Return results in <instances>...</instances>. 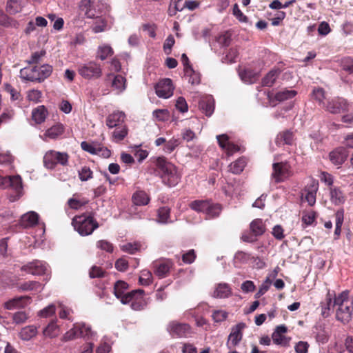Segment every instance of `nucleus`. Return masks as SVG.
<instances>
[{
	"label": "nucleus",
	"mask_w": 353,
	"mask_h": 353,
	"mask_svg": "<svg viewBox=\"0 0 353 353\" xmlns=\"http://www.w3.org/2000/svg\"><path fill=\"white\" fill-rule=\"evenodd\" d=\"M155 165L156 172L164 184L174 187L179 183L181 175L173 163L167 161L164 157H159L156 159Z\"/></svg>",
	"instance_id": "f257e3e1"
},
{
	"label": "nucleus",
	"mask_w": 353,
	"mask_h": 353,
	"mask_svg": "<svg viewBox=\"0 0 353 353\" xmlns=\"http://www.w3.org/2000/svg\"><path fill=\"white\" fill-rule=\"evenodd\" d=\"M332 307H336V316L339 321L344 323L349 322L353 312V301L348 297V292H343L336 296Z\"/></svg>",
	"instance_id": "f03ea898"
},
{
	"label": "nucleus",
	"mask_w": 353,
	"mask_h": 353,
	"mask_svg": "<svg viewBox=\"0 0 353 353\" xmlns=\"http://www.w3.org/2000/svg\"><path fill=\"white\" fill-rule=\"evenodd\" d=\"M52 72V67L48 64L38 66H28L20 70V77L30 81L41 83L48 78Z\"/></svg>",
	"instance_id": "7ed1b4c3"
},
{
	"label": "nucleus",
	"mask_w": 353,
	"mask_h": 353,
	"mask_svg": "<svg viewBox=\"0 0 353 353\" xmlns=\"http://www.w3.org/2000/svg\"><path fill=\"white\" fill-rule=\"evenodd\" d=\"M72 224L81 236H88L99 228V224L91 214L75 216Z\"/></svg>",
	"instance_id": "20e7f679"
},
{
	"label": "nucleus",
	"mask_w": 353,
	"mask_h": 353,
	"mask_svg": "<svg viewBox=\"0 0 353 353\" xmlns=\"http://www.w3.org/2000/svg\"><path fill=\"white\" fill-rule=\"evenodd\" d=\"M95 334L89 325L84 323H77L64 334L63 339L65 341H70L77 337H83L88 340L92 339Z\"/></svg>",
	"instance_id": "39448f33"
},
{
	"label": "nucleus",
	"mask_w": 353,
	"mask_h": 353,
	"mask_svg": "<svg viewBox=\"0 0 353 353\" xmlns=\"http://www.w3.org/2000/svg\"><path fill=\"white\" fill-rule=\"evenodd\" d=\"M78 72L85 79H97L102 76L101 65L94 61L79 65Z\"/></svg>",
	"instance_id": "423d86ee"
},
{
	"label": "nucleus",
	"mask_w": 353,
	"mask_h": 353,
	"mask_svg": "<svg viewBox=\"0 0 353 353\" xmlns=\"http://www.w3.org/2000/svg\"><path fill=\"white\" fill-rule=\"evenodd\" d=\"M144 290L139 289L128 292L123 299V304L131 303V308L134 310H141L147 305L144 299Z\"/></svg>",
	"instance_id": "0eeeda50"
},
{
	"label": "nucleus",
	"mask_w": 353,
	"mask_h": 353,
	"mask_svg": "<svg viewBox=\"0 0 353 353\" xmlns=\"http://www.w3.org/2000/svg\"><path fill=\"white\" fill-rule=\"evenodd\" d=\"M9 187L14 190L17 194L14 199H10L12 201H14L22 194L23 186L21 176L19 175L9 176H2L0 175V188L4 189Z\"/></svg>",
	"instance_id": "6e6552de"
},
{
	"label": "nucleus",
	"mask_w": 353,
	"mask_h": 353,
	"mask_svg": "<svg viewBox=\"0 0 353 353\" xmlns=\"http://www.w3.org/2000/svg\"><path fill=\"white\" fill-rule=\"evenodd\" d=\"M68 162V155L65 152L50 150L46 153L43 157L45 166L48 169H53L57 163L66 165Z\"/></svg>",
	"instance_id": "1a4fd4ad"
},
{
	"label": "nucleus",
	"mask_w": 353,
	"mask_h": 353,
	"mask_svg": "<svg viewBox=\"0 0 353 353\" xmlns=\"http://www.w3.org/2000/svg\"><path fill=\"white\" fill-rule=\"evenodd\" d=\"M350 105L347 101L341 97H334L327 99L326 104L324 105L323 108L332 114H339L345 111H349Z\"/></svg>",
	"instance_id": "9d476101"
},
{
	"label": "nucleus",
	"mask_w": 353,
	"mask_h": 353,
	"mask_svg": "<svg viewBox=\"0 0 353 353\" xmlns=\"http://www.w3.org/2000/svg\"><path fill=\"white\" fill-rule=\"evenodd\" d=\"M290 161L273 163V172L272 176L276 182L283 181L290 176Z\"/></svg>",
	"instance_id": "9b49d317"
},
{
	"label": "nucleus",
	"mask_w": 353,
	"mask_h": 353,
	"mask_svg": "<svg viewBox=\"0 0 353 353\" xmlns=\"http://www.w3.org/2000/svg\"><path fill=\"white\" fill-rule=\"evenodd\" d=\"M48 268V265L46 262L35 260L23 265L21 270L32 275H41L47 274Z\"/></svg>",
	"instance_id": "f8f14e48"
},
{
	"label": "nucleus",
	"mask_w": 353,
	"mask_h": 353,
	"mask_svg": "<svg viewBox=\"0 0 353 353\" xmlns=\"http://www.w3.org/2000/svg\"><path fill=\"white\" fill-rule=\"evenodd\" d=\"M245 327V324L244 323H239L232 327L226 343L228 349L234 348L240 343L243 337V330Z\"/></svg>",
	"instance_id": "ddd939ff"
},
{
	"label": "nucleus",
	"mask_w": 353,
	"mask_h": 353,
	"mask_svg": "<svg viewBox=\"0 0 353 353\" xmlns=\"http://www.w3.org/2000/svg\"><path fill=\"white\" fill-rule=\"evenodd\" d=\"M174 86L170 79L161 80L155 86V92L159 97L168 99L173 94Z\"/></svg>",
	"instance_id": "4468645a"
},
{
	"label": "nucleus",
	"mask_w": 353,
	"mask_h": 353,
	"mask_svg": "<svg viewBox=\"0 0 353 353\" xmlns=\"http://www.w3.org/2000/svg\"><path fill=\"white\" fill-rule=\"evenodd\" d=\"M169 333L175 337H186L190 334V327L186 323L170 322L167 327Z\"/></svg>",
	"instance_id": "2eb2a0df"
},
{
	"label": "nucleus",
	"mask_w": 353,
	"mask_h": 353,
	"mask_svg": "<svg viewBox=\"0 0 353 353\" xmlns=\"http://www.w3.org/2000/svg\"><path fill=\"white\" fill-rule=\"evenodd\" d=\"M31 302V297L29 296H15L6 301L3 307L8 310L23 309L28 306Z\"/></svg>",
	"instance_id": "dca6fc26"
},
{
	"label": "nucleus",
	"mask_w": 353,
	"mask_h": 353,
	"mask_svg": "<svg viewBox=\"0 0 353 353\" xmlns=\"http://www.w3.org/2000/svg\"><path fill=\"white\" fill-rule=\"evenodd\" d=\"M296 94V92L294 90L283 89L277 92L276 94L269 93L268 94V98L270 103L272 106H275L276 101L282 102L285 100L291 99L294 97Z\"/></svg>",
	"instance_id": "f3484780"
},
{
	"label": "nucleus",
	"mask_w": 353,
	"mask_h": 353,
	"mask_svg": "<svg viewBox=\"0 0 353 353\" xmlns=\"http://www.w3.org/2000/svg\"><path fill=\"white\" fill-rule=\"evenodd\" d=\"M79 8L88 19H94L99 14L95 1L81 0L79 3Z\"/></svg>",
	"instance_id": "a211bd4d"
},
{
	"label": "nucleus",
	"mask_w": 353,
	"mask_h": 353,
	"mask_svg": "<svg viewBox=\"0 0 353 353\" xmlns=\"http://www.w3.org/2000/svg\"><path fill=\"white\" fill-rule=\"evenodd\" d=\"M319 188V183L313 179H310L307 183L303 196H305V200L311 206L316 203V194Z\"/></svg>",
	"instance_id": "6ab92c4d"
},
{
	"label": "nucleus",
	"mask_w": 353,
	"mask_h": 353,
	"mask_svg": "<svg viewBox=\"0 0 353 353\" xmlns=\"http://www.w3.org/2000/svg\"><path fill=\"white\" fill-rule=\"evenodd\" d=\"M216 139L219 146L224 150L228 155H232L239 150V148L237 145L229 141V137L227 134H223L217 135Z\"/></svg>",
	"instance_id": "aec40b11"
},
{
	"label": "nucleus",
	"mask_w": 353,
	"mask_h": 353,
	"mask_svg": "<svg viewBox=\"0 0 353 353\" xmlns=\"http://www.w3.org/2000/svg\"><path fill=\"white\" fill-rule=\"evenodd\" d=\"M347 151L344 148H338L330 153L331 162L336 165H341L347 157Z\"/></svg>",
	"instance_id": "412c9836"
},
{
	"label": "nucleus",
	"mask_w": 353,
	"mask_h": 353,
	"mask_svg": "<svg viewBox=\"0 0 353 353\" xmlns=\"http://www.w3.org/2000/svg\"><path fill=\"white\" fill-rule=\"evenodd\" d=\"M232 293L230 286L225 283H220L215 285L212 296L217 299H226Z\"/></svg>",
	"instance_id": "4be33fe9"
},
{
	"label": "nucleus",
	"mask_w": 353,
	"mask_h": 353,
	"mask_svg": "<svg viewBox=\"0 0 353 353\" xmlns=\"http://www.w3.org/2000/svg\"><path fill=\"white\" fill-rule=\"evenodd\" d=\"M39 214L34 212L30 211L21 216L20 225L23 228H31L34 226L39 222Z\"/></svg>",
	"instance_id": "5701e85b"
},
{
	"label": "nucleus",
	"mask_w": 353,
	"mask_h": 353,
	"mask_svg": "<svg viewBox=\"0 0 353 353\" xmlns=\"http://www.w3.org/2000/svg\"><path fill=\"white\" fill-rule=\"evenodd\" d=\"M312 334L319 343L325 344L328 341L330 333L322 325H315Z\"/></svg>",
	"instance_id": "b1692460"
},
{
	"label": "nucleus",
	"mask_w": 353,
	"mask_h": 353,
	"mask_svg": "<svg viewBox=\"0 0 353 353\" xmlns=\"http://www.w3.org/2000/svg\"><path fill=\"white\" fill-rule=\"evenodd\" d=\"M125 117V114L123 112H114L108 117L106 125L110 128L119 127L124 121Z\"/></svg>",
	"instance_id": "393cba45"
},
{
	"label": "nucleus",
	"mask_w": 353,
	"mask_h": 353,
	"mask_svg": "<svg viewBox=\"0 0 353 353\" xmlns=\"http://www.w3.org/2000/svg\"><path fill=\"white\" fill-rule=\"evenodd\" d=\"M199 108L206 116L210 117L214 110V99L211 96H207L203 98L199 102Z\"/></svg>",
	"instance_id": "a878e982"
},
{
	"label": "nucleus",
	"mask_w": 353,
	"mask_h": 353,
	"mask_svg": "<svg viewBox=\"0 0 353 353\" xmlns=\"http://www.w3.org/2000/svg\"><path fill=\"white\" fill-rule=\"evenodd\" d=\"M25 3L26 0H8L6 10L10 14H15L22 10Z\"/></svg>",
	"instance_id": "bb28decb"
},
{
	"label": "nucleus",
	"mask_w": 353,
	"mask_h": 353,
	"mask_svg": "<svg viewBox=\"0 0 353 353\" xmlns=\"http://www.w3.org/2000/svg\"><path fill=\"white\" fill-rule=\"evenodd\" d=\"M132 202L134 205L141 206L146 205L149 203L150 199L148 194L143 190L136 191L132 197Z\"/></svg>",
	"instance_id": "cd10ccee"
},
{
	"label": "nucleus",
	"mask_w": 353,
	"mask_h": 353,
	"mask_svg": "<svg viewBox=\"0 0 353 353\" xmlns=\"http://www.w3.org/2000/svg\"><path fill=\"white\" fill-rule=\"evenodd\" d=\"M63 132V127L61 124H57L48 129L43 135H40L43 140H46L47 138L54 139L61 135Z\"/></svg>",
	"instance_id": "c85d7f7f"
},
{
	"label": "nucleus",
	"mask_w": 353,
	"mask_h": 353,
	"mask_svg": "<svg viewBox=\"0 0 353 353\" xmlns=\"http://www.w3.org/2000/svg\"><path fill=\"white\" fill-rule=\"evenodd\" d=\"M157 221L161 224L173 223L174 221L170 219V208L167 206H163L159 208Z\"/></svg>",
	"instance_id": "c756f323"
},
{
	"label": "nucleus",
	"mask_w": 353,
	"mask_h": 353,
	"mask_svg": "<svg viewBox=\"0 0 353 353\" xmlns=\"http://www.w3.org/2000/svg\"><path fill=\"white\" fill-rule=\"evenodd\" d=\"M275 141L279 145H292L294 142V134L289 130L282 132L277 135Z\"/></svg>",
	"instance_id": "7c9ffc66"
},
{
	"label": "nucleus",
	"mask_w": 353,
	"mask_h": 353,
	"mask_svg": "<svg viewBox=\"0 0 353 353\" xmlns=\"http://www.w3.org/2000/svg\"><path fill=\"white\" fill-rule=\"evenodd\" d=\"M112 87L117 94L122 93L126 89V79L120 74L114 76Z\"/></svg>",
	"instance_id": "2f4dec72"
},
{
	"label": "nucleus",
	"mask_w": 353,
	"mask_h": 353,
	"mask_svg": "<svg viewBox=\"0 0 353 353\" xmlns=\"http://www.w3.org/2000/svg\"><path fill=\"white\" fill-rule=\"evenodd\" d=\"M128 288V285L123 281H118L114 284V294L118 299H120L122 303L123 299L126 297L127 293H125V291Z\"/></svg>",
	"instance_id": "473e14b6"
},
{
	"label": "nucleus",
	"mask_w": 353,
	"mask_h": 353,
	"mask_svg": "<svg viewBox=\"0 0 353 353\" xmlns=\"http://www.w3.org/2000/svg\"><path fill=\"white\" fill-rule=\"evenodd\" d=\"M37 327L34 325H28L21 329L19 335L23 341H29L37 334Z\"/></svg>",
	"instance_id": "72a5a7b5"
},
{
	"label": "nucleus",
	"mask_w": 353,
	"mask_h": 353,
	"mask_svg": "<svg viewBox=\"0 0 353 353\" xmlns=\"http://www.w3.org/2000/svg\"><path fill=\"white\" fill-rule=\"evenodd\" d=\"M250 228L255 236H261L265 232V225L261 219L253 220L250 224Z\"/></svg>",
	"instance_id": "f704fd0d"
},
{
	"label": "nucleus",
	"mask_w": 353,
	"mask_h": 353,
	"mask_svg": "<svg viewBox=\"0 0 353 353\" xmlns=\"http://www.w3.org/2000/svg\"><path fill=\"white\" fill-rule=\"evenodd\" d=\"M41 284L38 281H26L21 283L18 286L19 291L26 292V291H41Z\"/></svg>",
	"instance_id": "c9c22d12"
},
{
	"label": "nucleus",
	"mask_w": 353,
	"mask_h": 353,
	"mask_svg": "<svg viewBox=\"0 0 353 353\" xmlns=\"http://www.w3.org/2000/svg\"><path fill=\"white\" fill-rule=\"evenodd\" d=\"M241 79L245 83H253L258 78V73L250 69H245L239 72Z\"/></svg>",
	"instance_id": "e433bc0d"
},
{
	"label": "nucleus",
	"mask_w": 353,
	"mask_h": 353,
	"mask_svg": "<svg viewBox=\"0 0 353 353\" xmlns=\"http://www.w3.org/2000/svg\"><path fill=\"white\" fill-rule=\"evenodd\" d=\"M281 71L279 69H272L270 70L262 80L263 86L271 87L279 77Z\"/></svg>",
	"instance_id": "4c0bfd02"
},
{
	"label": "nucleus",
	"mask_w": 353,
	"mask_h": 353,
	"mask_svg": "<svg viewBox=\"0 0 353 353\" xmlns=\"http://www.w3.org/2000/svg\"><path fill=\"white\" fill-rule=\"evenodd\" d=\"M199 6V3L195 1L177 0L175 3V9L177 11H182L185 8H187L190 10H194Z\"/></svg>",
	"instance_id": "58836bf2"
},
{
	"label": "nucleus",
	"mask_w": 353,
	"mask_h": 353,
	"mask_svg": "<svg viewBox=\"0 0 353 353\" xmlns=\"http://www.w3.org/2000/svg\"><path fill=\"white\" fill-rule=\"evenodd\" d=\"M331 201L335 205H339L345 201V196L341 190L334 187L330 189Z\"/></svg>",
	"instance_id": "ea45409f"
},
{
	"label": "nucleus",
	"mask_w": 353,
	"mask_h": 353,
	"mask_svg": "<svg viewBox=\"0 0 353 353\" xmlns=\"http://www.w3.org/2000/svg\"><path fill=\"white\" fill-rule=\"evenodd\" d=\"M114 51L110 46L108 44H103L98 47L97 52V57L103 61L108 57L112 56Z\"/></svg>",
	"instance_id": "a19ab883"
},
{
	"label": "nucleus",
	"mask_w": 353,
	"mask_h": 353,
	"mask_svg": "<svg viewBox=\"0 0 353 353\" xmlns=\"http://www.w3.org/2000/svg\"><path fill=\"white\" fill-rule=\"evenodd\" d=\"M81 147L83 150L89 152L91 154H101V151L102 150V148L96 143H90L87 141H82L81 143Z\"/></svg>",
	"instance_id": "79ce46f5"
},
{
	"label": "nucleus",
	"mask_w": 353,
	"mask_h": 353,
	"mask_svg": "<svg viewBox=\"0 0 353 353\" xmlns=\"http://www.w3.org/2000/svg\"><path fill=\"white\" fill-rule=\"evenodd\" d=\"M170 269V264L168 262L160 263L154 265V274L159 278L165 277Z\"/></svg>",
	"instance_id": "37998d69"
},
{
	"label": "nucleus",
	"mask_w": 353,
	"mask_h": 353,
	"mask_svg": "<svg viewBox=\"0 0 353 353\" xmlns=\"http://www.w3.org/2000/svg\"><path fill=\"white\" fill-rule=\"evenodd\" d=\"M30 316L26 311L20 310L12 314V321L15 325H21L28 320Z\"/></svg>",
	"instance_id": "c03bdc74"
},
{
	"label": "nucleus",
	"mask_w": 353,
	"mask_h": 353,
	"mask_svg": "<svg viewBox=\"0 0 353 353\" xmlns=\"http://www.w3.org/2000/svg\"><path fill=\"white\" fill-rule=\"evenodd\" d=\"M32 119L37 123H41L45 121L46 117V110L43 105L39 106L33 110L32 113Z\"/></svg>",
	"instance_id": "a18cd8bd"
},
{
	"label": "nucleus",
	"mask_w": 353,
	"mask_h": 353,
	"mask_svg": "<svg viewBox=\"0 0 353 353\" xmlns=\"http://www.w3.org/2000/svg\"><path fill=\"white\" fill-rule=\"evenodd\" d=\"M246 161L244 158H240L229 165V170L235 174H240L244 169Z\"/></svg>",
	"instance_id": "49530a36"
},
{
	"label": "nucleus",
	"mask_w": 353,
	"mask_h": 353,
	"mask_svg": "<svg viewBox=\"0 0 353 353\" xmlns=\"http://www.w3.org/2000/svg\"><path fill=\"white\" fill-rule=\"evenodd\" d=\"M210 201L205 200H197L192 201L190 207L194 211L202 212L205 214V211L209 208Z\"/></svg>",
	"instance_id": "de8ad7c7"
},
{
	"label": "nucleus",
	"mask_w": 353,
	"mask_h": 353,
	"mask_svg": "<svg viewBox=\"0 0 353 353\" xmlns=\"http://www.w3.org/2000/svg\"><path fill=\"white\" fill-rule=\"evenodd\" d=\"M185 76L188 78V81L192 85H198L200 83V74L196 72L192 68H186L184 72Z\"/></svg>",
	"instance_id": "09e8293b"
},
{
	"label": "nucleus",
	"mask_w": 353,
	"mask_h": 353,
	"mask_svg": "<svg viewBox=\"0 0 353 353\" xmlns=\"http://www.w3.org/2000/svg\"><path fill=\"white\" fill-rule=\"evenodd\" d=\"M221 212V208L219 204L209 203V208L205 211L206 219H211L217 217Z\"/></svg>",
	"instance_id": "8fccbe9b"
},
{
	"label": "nucleus",
	"mask_w": 353,
	"mask_h": 353,
	"mask_svg": "<svg viewBox=\"0 0 353 353\" xmlns=\"http://www.w3.org/2000/svg\"><path fill=\"white\" fill-rule=\"evenodd\" d=\"M59 333V326L56 322H50L43 330V335L46 337L54 338L58 336Z\"/></svg>",
	"instance_id": "3c124183"
},
{
	"label": "nucleus",
	"mask_w": 353,
	"mask_h": 353,
	"mask_svg": "<svg viewBox=\"0 0 353 353\" xmlns=\"http://www.w3.org/2000/svg\"><path fill=\"white\" fill-rule=\"evenodd\" d=\"M312 96L314 99H315L320 105H322L323 107L324 105L326 104L324 102V99H325V93L323 88H314L312 92Z\"/></svg>",
	"instance_id": "603ef678"
},
{
	"label": "nucleus",
	"mask_w": 353,
	"mask_h": 353,
	"mask_svg": "<svg viewBox=\"0 0 353 353\" xmlns=\"http://www.w3.org/2000/svg\"><path fill=\"white\" fill-rule=\"evenodd\" d=\"M116 128L113 132V138L116 141H121L127 136L128 129L125 125Z\"/></svg>",
	"instance_id": "864d4df0"
},
{
	"label": "nucleus",
	"mask_w": 353,
	"mask_h": 353,
	"mask_svg": "<svg viewBox=\"0 0 353 353\" xmlns=\"http://www.w3.org/2000/svg\"><path fill=\"white\" fill-rule=\"evenodd\" d=\"M152 275L151 272L147 270H143L141 272L139 276V283L142 285H149L152 283Z\"/></svg>",
	"instance_id": "5fc2aeb1"
},
{
	"label": "nucleus",
	"mask_w": 353,
	"mask_h": 353,
	"mask_svg": "<svg viewBox=\"0 0 353 353\" xmlns=\"http://www.w3.org/2000/svg\"><path fill=\"white\" fill-rule=\"evenodd\" d=\"M78 174L81 181H86L92 178V171L88 166H83L79 170Z\"/></svg>",
	"instance_id": "6e6d98bb"
},
{
	"label": "nucleus",
	"mask_w": 353,
	"mask_h": 353,
	"mask_svg": "<svg viewBox=\"0 0 353 353\" xmlns=\"http://www.w3.org/2000/svg\"><path fill=\"white\" fill-rule=\"evenodd\" d=\"M239 57V50L236 48H231L225 54L224 61L228 63H234L237 61Z\"/></svg>",
	"instance_id": "4d7b16f0"
},
{
	"label": "nucleus",
	"mask_w": 353,
	"mask_h": 353,
	"mask_svg": "<svg viewBox=\"0 0 353 353\" xmlns=\"http://www.w3.org/2000/svg\"><path fill=\"white\" fill-rule=\"evenodd\" d=\"M121 250L125 252L133 254L140 249V245L138 243H127L121 246Z\"/></svg>",
	"instance_id": "13d9d810"
},
{
	"label": "nucleus",
	"mask_w": 353,
	"mask_h": 353,
	"mask_svg": "<svg viewBox=\"0 0 353 353\" xmlns=\"http://www.w3.org/2000/svg\"><path fill=\"white\" fill-rule=\"evenodd\" d=\"M179 141L178 139L172 138L168 141H166L163 150L166 153H171L179 145Z\"/></svg>",
	"instance_id": "bf43d9fd"
},
{
	"label": "nucleus",
	"mask_w": 353,
	"mask_h": 353,
	"mask_svg": "<svg viewBox=\"0 0 353 353\" xmlns=\"http://www.w3.org/2000/svg\"><path fill=\"white\" fill-rule=\"evenodd\" d=\"M216 41L218 43L223 47L228 46L231 41V34L229 32H225L220 34Z\"/></svg>",
	"instance_id": "052dcab7"
},
{
	"label": "nucleus",
	"mask_w": 353,
	"mask_h": 353,
	"mask_svg": "<svg viewBox=\"0 0 353 353\" xmlns=\"http://www.w3.org/2000/svg\"><path fill=\"white\" fill-rule=\"evenodd\" d=\"M55 310V305L54 304H50L43 310H40L38 312V315L43 318H47L54 314Z\"/></svg>",
	"instance_id": "680f3d73"
},
{
	"label": "nucleus",
	"mask_w": 353,
	"mask_h": 353,
	"mask_svg": "<svg viewBox=\"0 0 353 353\" xmlns=\"http://www.w3.org/2000/svg\"><path fill=\"white\" fill-rule=\"evenodd\" d=\"M341 66L343 70L353 76V59L347 57L342 60Z\"/></svg>",
	"instance_id": "e2e57ef3"
},
{
	"label": "nucleus",
	"mask_w": 353,
	"mask_h": 353,
	"mask_svg": "<svg viewBox=\"0 0 353 353\" xmlns=\"http://www.w3.org/2000/svg\"><path fill=\"white\" fill-rule=\"evenodd\" d=\"M213 320L216 322H222L225 321L228 317V312L224 310H215L212 314Z\"/></svg>",
	"instance_id": "0e129e2a"
},
{
	"label": "nucleus",
	"mask_w": 353,
	"mask_h": 353,
	"mask_svg": "<svg viewBox=\"0 0 353 353\" xmlns=\"http://www.w3.org/2000/svg\"><path fill=\"white\" fill-rule=\"evenodd\" d=\"M42 97V93L41 91L38 90H32L28 92L27 97L29 101H33L34 103H38L41 101V99Z\"/></svg>",
	"instance_id": "69168bd1"
},
{
	"label": "nucleus",
	"mask_w": 353,
	"mask_h": 353,
	"mask_svg": "<svg viewBox=\"0 0 353 353\" xmlns=\"http://www.w3.org/2000/svg\"><path fill=\"white\" fill-rule=\"evenodd\" d=\"M153 116L159 121H165L169 118V112L166 109H157L153 112Z\"/></svg>",
	"instance_id": "338daca9"
},
{
	"label": "nucleus",
	"mask_w": 353,
	"mask_h": 353,
	"mask_svg": "<svg viewBox=\"0 0 353 353\" xmlns=\"http://www.w3.org/2000/svg\"><path fill=\"white\" fill-rule=\"evenodd\" d=\"M176 108L181 112L185 113L188 110V103L185 98L180 97L176 99Z\"/></svg>",
	"instance_id": "774afa93"
}]
</instances>
